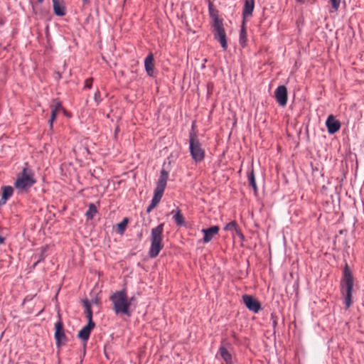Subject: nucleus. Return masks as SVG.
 <instances>
[{
	"label": "nucleus",
	"mask_w": 364,
	"mask_h": 364,
	"mask_svg": "<svg viewBox=\"0 0 364 364\" xmlns=\"http://www.w3.org/2000/svg\"><path fill=\"white\" fill-rule=\"evenodd\" d=\"M212 31L215 39L220 43L224 50H226L228 48V42L223 21H216L215 23H212Z\"/></svg>",
	"instance_id": "nucleus-6"
},
{
	"label": "nucleus",
	"mask_w": 364,
	"mask_h": 364,
	"mask_svg": "<svg viewBox=\"0 0 364 364\" xmlns=\"http://www.w3.org/2000/svg\"><path fill=\"white\" fill-rule=\"evenodd\" d=\"M242 300L246 307L254 313H258L261 309L259 301L251 295L245 294L242 296Z\"/></svg>",
	"instance_id": "nucleus-9"
},
{
	"label": "nucleus",
	"mask_w": 364,
	"mask_h": 364,
	"mask_svg": "<svg viewBox=\"0 0 364 364\" xmlns=\"http://www.w3.org/2000/svg\"><path fill=\"white\" fill-rule=\"evenodd\" d=\"M240 44L245 47L246 46L247 42V32L245 28V24H243V22L242 23L241 30L240 33Z\"/></svg>",
	"instance_id": "nucleus-23"
},
{
	"label": "nucleus",
	"mask_w": 364,
	"mask_h": 364,
	"mask_svg": "<svg viewBox=\"0 0 364 364\" xmlns=\"http://www.w3.org/2000/svg\"><path fill=\"white\" fill-rule=\"evenodd\" d=\"M28 364H35V363H28Z\"/></svg>",
	"instance_id": "nucleus-40"
},
{
	"label": "nucleus",
	"mask_w": 364,
	"mask_h": 364,
	"mask_svg": "<svg viewBox=\"0 0 364 364\" xmlns=\"http://www.w3.org/2000/svg\"><path fill=\"white\" fill-rule=\"evenodd\" d=\"M171 213L173 215V218L177 225L183 226L185 225V220L181 210L178 209L176 212L172 210Z\"/></svg>",
	"instance_id": "nucleus-21"
},
{
	"label": "nucleus",
	"mask_w": 364,
	"mask_h": 364,
	"mask_svg": "<svg viewBox=\"0 0 364 364\" xmlns=\"http://www.w3.org/2000/svg\"><path fill=\"white\" fill-rule=\"evenodd\" d=\"M94 100L97 105H99L102 102V98L100 97V92L99 90H97L94 95Z\"/></svg>",
	"instance_id": "nucleus-31"
},
{
	"label": "nucleus",
	"mask_w": 364,
	"mask_h": 364,
	"mask_svg": "<svg viewBox=\"0 0 364 364\" xmlns=\"http://www.w3.org/2000/svg\"><path fill=\"white\" fill-rule=\"evenodd\" d=\"M247 177H248L250 186H251L252 187L255 193H256L257 191V187L255 177L253 170H252L250 173H248Z\"/></svg>",
	"instance_id": "nucleus-25"
},
{
	"label": "nucleus",
	"mask_w": 364,
	"mask_h": 364,
	"mask_svg": "<svg viewBox=\"0 0 364 364\" xmlns=\"http://www.w3.org/2000/svg\"><path fill=\"white\" fill-rule=\"evenodd\" d=\"M4 238L0 235V245L4 243Z\"/></svg>",
	"instance_id": "nucleus-37"
},
{
	"label": "nucleus",
	"mask_w": 364,
	"mask_h": 364,
	"mask_svg": "<svg viewBox=\"0 0 364 364\" xmlns=\"http://www.w3.org/2000/svg\"><path fill=\"white\" fill-rule=\"evenodd\" d=\"M353 287V277L349 266L346 263L343 269V277L341 280V291L343 296L344 304L349 308L352 304V291Z\"/></svg>",
	"instance_id": "nucleus-1"
},
{
	"label": "nucleus",
	"mask_w": 364,
	"mask_h": 364,
	"mask_svg": "<svg viewBox=\"0 0 364 364\" xmlns=\"http://www.w3.org/2000/svg\"><path fill=\"white\" fill-rule=\"evenodd\" d=\"M237 223L235 221H231L230 223H228L225 227V230H235L237 232H238V230L237 229Z\"/></svg>",
	"instance_id": "nucleus-28"
},
{
	"label": "nucleus",
	"mask_w": 364,
	"mask_h": 364,
	"mask_svg": "<svg viewBox=\"0 0 364 364\" xmlns=\"http://www.w3.org/2000/svg\"><path fill=\"white\" fill-rule=\"evenodd\" d=\"M128 218H124L120 223L117 225V232L119 234H123L128 224Z\"/></svg>",
	"instance_id": "nucleus-26"
},
{
	"label": "nucleus",
	"mask_w": 364,
	"mask_h": 364,
	"mask_svg": "<svg viewBox=\"0 0 364 364\" xmlns=\"http://www.w3.org/2000/svg\"><path fill=\"white\" fill-rule=\"evenodd\" d=\"M208 11H209L210 17L212 19V23H215L216 21H223L222 18H219L218 11L213 8V4L210 0L208 1Z\"/></svg>",
	"instance_id": "nucleus-19"
},
{
	"label": "nucleus",
	"mask_w": 364,
	"mask_h": 364,
	"mask_svg": "<svg viewBox=\"0 0 364 364\" xmlns=\"http://www.w3.org/2000/svg\"><path fill=\"white\" fill-rule=\"evenodd\" d=\"M43 1V0H33L32 4H33V6H37L38 4H42Z\"/></svg>",
	"instance_id": "nucleus-33"
},
{
	"label": "nucleus",
	"mask_w": 364,
	"mask_h": 364,
	"mask_svg": "<svg viewBox=\"0 0 364 364\" xmlns=\"http://www.w3.org/2000/svg\"><path fill=\"white\" fill-rule=\"evenodd\" d=\"M36 182L33 171L28 168L27 164H26V166L18 175L14 182V187L20 191H26L32 187Z\"/></svg>",
	"instance_id": "nucleus-4"
},
{
	"label": "nucleus",
	"mask_w": 364,
	"mask_h": 364,
	"mask_svg": "<svg viewBox=\"0 0 364 364\" xmlns=\"http://www.w3.org/2000/svg\"><path fill=\"white\" fill-rule=\"evenodd\" d=\"M7 200L8 199H4V197L1 196V198L0 199V205H4Z\"/></svg>",
	"instance_id": "nucleus-36"
},
{
	"label": "nucleus",
	"mask_w": 364,
	"mask_h": 364,
	"mask_svg": "<svg viewBox=\"0 0 364 364\" xmlns=\"http://www.w3.org/2000/svg\"><path fill=\"white\" fill-rule=\"evenodd\" d=\"M97 213V208L94 203H90L88 205V210L85 213V215L88 220L93 219L94 216Z\"/></svg>",
	"instance_id": "nucleus-22"
},
{
	"label": "nucleus",
	"mask_w": 364,
	"mask_h": 364,
	"mask_svg": "<svg viewBox=\"0 0 364 364\" xmlns=\"http://www.w3.org/2000/svg\"><path fill=\"white\" fill-rule=\"evenodd\" d=\"M47 250V247H43L41 250V252L39 255H36L34 256L35 258H36V261L33 264V267H36L38 263H40L41 261H43L45 259V252Z\"/></svg>",
	"instance_id": "nucleus-27"
},
{
	"label": "nucleus",
	"mask_w": 364,
	"mask_h": 364,
	"mask_svg": "<svg viewBox=\"0 0 364 364\" xmlns=\"http://www.w3.org/2000/svg\"><path fill=\"white\" fill-rule=\"evenodd\" d=\"M154 55L151 53H150L144 60V67L145 70L148 74V75L153 77L154 76Z\"/></svg>",
	"instance_id": "nucleus-16"
},
{
	"label": "nucleus",
	"mask_w": 364,
	"mask_h": 364,
	"mask_svg": "<svg viewBox=\"0 0 364 364\" xmlns=\"http://www.w3.org/2000/svg\"><path fill=\"white\" fill-rule=\"evenodd\" d=\"M54 14L58 16L65 15V7L61 0H53Z\"/></svg>",
	"instance_id": "nucleus-17"
},
{
	"label": "nucleus",
	"mask_w": 364,
	"mask_h": 364,
	"mask_svg": "<svg viewBox=\"0 0 364 364\" xmlns=\"http://www.w3.org/2000/svg\"><path fill=\"white\" fill-rule=\"evenodd\" d=\"M239 235H240V236L243 237V235H242V234L241 232H240Z\"/></svg>",
	"instance_id": "nucleus-38"
},
{
	"label": "nucleus",
	"mask_w": 364,
	"mask_h": 364,
	"mask_svg": "<svg viewBox=\"0 0 364 364\" xmlns=\"http://www.w3.org/2000/svg\"><path fill=\"white\" fill-rule=\"evenodd\" d=\"M95 327V323H87L77 333V337L83 341H87L92 330Z\"/></svg>",
	"instance_id": "nucleus-14"
},
{
	"label": "nucleus",
	"mask_w": 364,
	"mask_h": 364,
	"mask_svg": "<svg viewBox=\"0 0 364 364\" xmlns=\"http://www.w3.org/2000/svg\"><path fill=\"white\" fill-rule=\"evenodd\" d=\"M332 6L333 11H337L341 4V0H330ZM332 12V11H331Z\"/></svg>",
	"instance_id": "nucleus-30"
},
{
	"label": "nucleus",
	"mask_w": 364,
	"mask_h": 364,
	"mask_svg": "<svg viewBox=\"0 0 364 364\" xmlns=\"http://www.w3.org/2000/svg\"><path fill=\"white\" fill-rule=\"evenodd\" d=\"M109 300L113 305L112 309L117 315L124 314L127 316H131V312L129 310V303L127 302V291L125 289L114 292L109 296Z\"/></svg>",
	"instance_id": "nucleus-3"
},
{
	"label": "nucleus",
	"mask_w": 364,
	"mask_h": 364,
	"mask_svg": "<svg viewBox=\"0 0 364 364\" xmlns=\"http://www.w3.org/2000/svg\"><path fill=\"white\" fill-rule=\"evenodd\" d=\"M134 296H132L131 298L128 299L127 297V302L129 303V308L130 307V306L132 305V302L134 301Z\"/></svg>",
	"instance_id": "nucleus-34"
},
{
	"label": "nucleus",
	"mask_w": 364,
	"mask_h": 364,
	"mask_svg": "<svg viewBox=\"0 0 364 364\" xmlns=\"http://www.w3.org/2000/svg\"><path fill=\"white\" fill-rule=\"evenodd\" d=\"M189 151L196 163L201 162L204 159L205 150L202 148V144L193 131L189 132Z\"/></svg>",
	"instance_id": "nucleus-5"
},
{
	"label": "nucleus",
	"mask_w": 364,
	"mask_h": 364,
	"mask_svg": "<svg viewBox=\"0 0 364 364\" xmlns=\"http://www.w3.org/2000/svg\"><path fill=\"white\" fill-rule=\"evenodd\" d=\"M56 346L60 347L61 345H65L68 341L67 336L64 333L63 323L60 319L55 324V334Z\"/></svg>",
	"instance_id": "nucleus-8"
},
{
	"label": "nucleus",
	"mask_w": 364,
	"mask_h": 364,
	"mask_svg": "<svg viewBox=\"0 0 364 364\" xmlns=\"http://www.w3.org/2000/svg\"><path fill=\"white\" fill-rule=\"evenodd\" d=\"M82 304L84 305V307L85 309V314H86V317L87 318V323H95L93 321H92V309H91V305H90V303L88 299H85L84 300H82Z\"/></svg>",
	"instance_id": "nucleus-20"
},
{
	"label": "nucleus",
	"mask_w": 364,
	"mask_h": 364,
	"mask_svg": "<svg viewBox=\"0 0 364 364\" xmlns=\"http://www.w3.org/2000/svg\"><path fill=\"white\" fill-rule=\"evenodd\" d=\"M218 355H220V357L223 359L226 364H232V357L230 352L227 350V348L224 346H221L218 350Z\"/></svg>",
	"instance_id": "nucleus-18"
},
{
	"label": "nucleus",
	"mask_w": 364,
	"mask_h": 364,
	"mask_svg": "<svg viewBox=\"0 0 364 364\" xmlns=\"http://www.w3.org/2000/svg\"><path fill=\"white\" fill-rule=\"evenodd\" d=\"M92 78H87L85 81V88L90 89L92 86Z\"/></svg>",
	"instance_id": "nucleus-32"
},
{
	"label": "nucleus",
	"mask_w": 364,
	"mask_h": 364,
	"mask_svg": "<svg viewBox=\"0 0 364 364\" xmlns=\"http://www.w3.org/2000/svg\"><path fill=\"white\" fill-rule=\"evenodd\" d=\"M83 1H84V2H87V1H88V0H83Z\"/></svg>",
	"instance_id": "nucleus-39"
},
{
	"label": "nucleus",
	"mask_w": 364,
	"mask_h": 364,
	"mask_svg": "<svg viewBox=\"0 0 364 364\" xmlns=\"http://www.w3.org/2000/svg\"><path fill=\"white\" fill-rule=\"evenodd\" d=\"M159 203V201L156 200L155 199H154L152 198V200L151 201V203L149 204V205L147 207V209H146V212L148 213H149L154 208H155L157 205Z\"/></svg>",
	"instance_id": "nucleus-29"
},
{
	"label": "nucleus",
	"mask_w": 364,
	"mask_h": 364,
	"mask_svg": "<svg viewBox=\"0 0 364 364\" xmlns=\"http://www.w3.org/2000/svg\"><path fill=\"white\" fill-rule=\"evenodd\" d=\"M219 228L217 225L212 226L209 228L203 229L202 232L204 234L203 242H209L215 235L218 233Z\"/></svg>",
	"instance_id": "nucleus-13"
},
{
	"label": "nucleus",
	"mask_w": 364,
	"mask_h": 364,
	"mask_svg": "<svg viewBox=\"0 0 364 364\" xmlns=\"http://www.w3.org/2000/svg\"><path fill=\"white\" fill-rule=\"evenodd\" d=\"M164 223H161L151 230V245L148 255L151 258H156L164 248L163 232Z\"/></svg>",
	"instance_id": "nucleus-2"
},
{
	"label": "nucleus",
	"mask_w": 364,
	"mask_h": 364,
	"mask_svg": "<svg viewBox=\"0 0 364 364\" xmlns=\"http://www.w3.org/2000/svg\"><path fill=\"white\" fill-rule=\"evenodd\" d=\"M14 190L11 186H5L2 187L1 196L4 199H9L13 194Z\"/></svg>",
	"instance_id": "nucleus-24"
},
{
	"label": "nucleus",
	"mask_w": 364,
	"mask_h": 364,
	"mask_svg": "<svg viewBox=\"0 0 364 364\" xmlns=\"http://www.w3.org/2000/svg\"><path fill=\"white\" fill-rule=\"evenodd\" d=\"M168 178V172L165 169H161L159 178L156 183V187L154 190L153 198L160 202L164 190L166 187L167 181Z\"/></svg>",
	"instance_id": "nucleus-7"
},
{
	"label": "nucleus",
	"mask_w": 364,
	"mask_h": 364,
	"mask_svg": "<svg viewBox=\"0 0 364 364\" xmlns=\"http://www.w3.org/2000/svg\"><path fill=\"white\" fill-rule=\"evenodd\" d=\"M275 99L281 107H284L287 103V89L284 85H279L274 92Z\"/></svg>",
	"instance_id": "nucleus-10"
},
{
	"label": "nucleus",
	"mask_w": 364,
	"mask_h": 364,
	"mask_svg": "<svg viewBox=\"0 0 364 364\" xmlns=\"http://www.w3.org/2000/svg\"><path fill=\"white\" fill-rule=\"evenodd\" d=\"M326 126L328 132L331 134H333L340 129L341 124L338 119L335 118L333 114H331L328 117L326 121Z\"/></svg>",
	"instance_id": "nucleus-11"
},
{
	"label": "nucleus",
	"mask_w": 364,
	"mask_h": 364,
	"mask_svg": "<svg viewBox=\"0 0 364 364\" xmlns=\"http://www.w3.org/2000/svg\"><path fill=\"white\" fill-rule=\"evenodd\" d=\"M63 109V106L60 102L55 101L54 105H51V114L50 119L48 120V123L50 124V128L53 127V123L56 119L58 112Z\"/></svg>",
	"instance_id": "nucleus-15"
},
{
	"label": "nucleus",
	"mask_w": 364,
	"mask_h": 364,
	"mask_svg": "<svg viewBox=\"0 0 364 364\" xmlns=\"http://www.w3.org/2000/svg\"><path fill=\"white\" fill-rule=\"evenodd\" d=\"M271 318L273 320L272 321V325H273L274 327H275L277 326V320L275 318V316L272 314H271Z\"/></svg>",
	"instance_id": "nucleus-35"
},
{
	"label": "nucleus",
	"mask_w": 364,
	"mask_h": 364,
	"mask_svg": "<svg viewBox=\"0 0 364 364\" xmlns=\"http://www.w3.org/2000/svg\"><path fill=\"white\" fill-rule=\"evenodd\" d=\"M255 8V0H244V6L242 9L243 24L245 23L246 18L252 16Z\"/></svg>",
	"instance_id": "nucleus-12"
}]
</instances>
